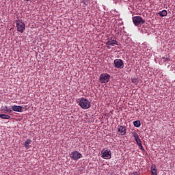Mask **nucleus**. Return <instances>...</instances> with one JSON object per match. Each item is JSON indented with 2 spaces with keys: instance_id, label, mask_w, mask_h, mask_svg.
<instances>
[{
  "instance_id": "nucleus-1",
  "label": "nucleus",
  "mask_w": 175,
  "mask_h": 175,
  "mask_svg": "<svg viewBox=\"0 0 175 175\" xmlns=\"http://www.w3.org/2000/svg\"><path fill=\"white\" fill-rule=\"evenodd\" d=\"M79 105L85 110H87V109H90L91 107V103L87 98H81L80 99Z\"/></svg>"
},
{
  "instance_id": "nucleus-2",
  "label": "nucleus",
  "mask_w": 175,
  "mask_h": 175,
  "mask_svg": "<svg viewBox=\"0 0 175 175\" xmlns=\"http://www.w3.org/2000/svg\"><path fill=\"white\" fill-rule=\"evenodd\" d=\"M133 23H134V25H135V27H137L140 25V24H144V23H146V21H144V19H143L142 16H137L133 17Z\"/></svg>"
},
{
  "instance_id": "nucleus-3",
  "label": "nucleus",
  "mask_w": 175,
  "mask_h": 175,
  "mask_svg": "<svg viewBox=\"0 0 175 175\" xmlns=\"http://www.w3.org/2000/svg\"><path fill=\"white\" fill-rule=\"evenodd\" d=\"M16 25L17 28V31L23 33L24 31H25V23H24L21 21H16Z\"/></svg>"
},
{
  "instance_id": "nucleus-4",
  "label": "nucleus",
  "mask_w": 175,
  "mask_h": 175,
  "mask_svg": "<svg viewBox=\"0 0 175 175\" xmlns=\"http://www.w3.org/2000/svg\"><path fill=\"white\" fill-rule=\"evenodd\" d=\"M70 157L74 161H79L80 158H83V154L79 152V151L75 150L70 154Z\"/></svg>"
},
{
  "instance_id": "nucleus-5",
  "label": "nucleus",
  "mask_w": 175,
  "mask_h": 175,
  "mask_svg": "<svg viewBox=\"0 0 175 175\" xmlns=\"http://www.w3.org/2000/svg\"><path fill=\"white\" fill-rule=\"evenodd\" d=\"M109 80H110V75L105 73L101 74L99 77V81L102 83H109Z\"/></svg>"
},
{
  "instance_id": "nucleus-6",
  "label": "nucleus",
  "mask_w": 175,
  "mask_h": 175,
  "mask_svg": "<svg viewBox=\"0 0 175 175\" xmlns=\"http://www.w3.org/2000/svg\"><path fill=\"white\" fill-rule=\"evenodd\" d=\"M101 157L103 158V159H111V151L103 149L101 152Z\"/></svg>"
},
{
  "instance_id": "nucleus-7",
  "label": "nucleus",
  "mask_w": 175,
  "mask_h": 175,
  "mask_svg": "<svg viewBox=\"0 0 175 175\" xmlns=\"http://www.w3.org/2000/svg\"><path fill=\"white\" fill-rule=\"evenodd\" d=\"M114 66L117 69H122L124 68V62L121 59H116L113 61Z\"/></svg>"
},
{
  "instance_id": "nucleus-8",
  "label": "nucleus",
  "mask_w": 175,
  "mask_h": 175,
  "mask_svg": "<svg viewBox=\"0 0 175 175\" xmlns=\"http://www.w3.org/2000/svg\"><path fill=\"white\" fill-rule=\"evenodd\" d=\"M118 46V42L116 40L110 39L106 42V46L107 49H110L111 46Z\"/></svg>"
},
{
  "instance_id": "nucleus-9",
  "label": "nucleus",
  "mask_w": 175,
  "mask_h": 175,
  "mask_svg": "<svg viewBox=\"0 0 175 175\" xmlns=\"http://www.w3.org/2000/svg\"><path fill=\"white\" fill-rule=\"evenodd\" d=\"M118 132H119L120 136H125L126 135V129L124 126H118Z\"/></svg>"
},
{
  "instance_id": "nucleus-10",
  "label": "nucleus",
  "mask_w": 175,
  "mask_h": 175,
  "mask_svg": "<svg viewBox=\"0 0 175 175\" xmlns=\"http://www.w3.org/2000/svg\"><path fill=\"white\" fill-rule=\"evenodd\" d=\"M12 111H17L18 113H21L23 111V107L20 105H14L11 107Z\"/></svg>"
},
{
  "instance_id": "nucleus-11",
  "label": "nucleus",
  "mask_w": 175,
  "mask_h": 175,
  "mask_svg": "<svg viewBox=\"0 0 175 175\" xmlns=\"http://www.w3.org/2000/svg\"><path fill=\"white\" fill-rule=\"evenodd\" d=\"M133 137H134L136 143L138 144V146H140L142 144V140L139 137V135L136 132L133 133Z\"/></svg>"
},
{
  "instance_id": "nucleus-12",
  "label": "nucleus",
  "mask_w": 175,
  "mask_h": 175,
  "mask_svg": "<svg viewBox=\"0 0 175 175\" xmlns=\"http://www.w3.org/2000/svg\"><path fill=\"white\" fill-rule=\"evenodd\" d=\"M158 14L160 17H166V16H167V11L166 10H163L159 12Z\"/></svg>"
},
{
  "instance_id": "nucleus-13",
  "label": "nucleus",
  "mask_w": 175,
  "mask_h": 175,
  "mask_svg": "<svg viewBox=\"0 0 175 175\" xmlns=\"http://www.w3.org/2000/svg\"><path fill=\"white\" fill-rule=\"evenodd\" d=\"M31 143H32V141L29 139H27L26 140V142H25V147L27 150L31 148V146H29V144H31Z\"/></svg>"
},
{
  "instance_id": "nucleus-14",
  "label": "nucleus",
  "mask_w": 175,
  "mask_h": 175,
  "mask_svg": "<svg viewBox=\"0 0 175 175\" xmlns=\"http://www.w3.org/2000/svg\"><path fill=\"white\" fill-rule=\"evenodd\" d=\"M0 118H2V120H10V116L6 114H0Z\"/></svg>"
},
{
  "instance_id": "nucleus-15",
  "label": "nucleus",
  "mask_w": 175,
  "mask_h": 175,
  "mask_svg": "<svg viewBox=\"0 0 175 175\" xmlns=\"http://www.w3.org/2000/svg\"><path fill=\"white\" fill-rule=\"evenodd\" d=\"M133 125L136 128H139V126L142 125V123L140 122V121L139 120H135L133 122Z\"/></svg>"
},
{
  "instance_id": "nucleus-16",
  "label": "nucleus",
  "mask_w": 175,
  "mask_h": 175,
  "mask_svg": "<svg viewBox=\"0 0 175 175\" xmlns=\"http://www.w3.org/2000/svg\"><path fill=\"white\" fill-rule=\"evenodd\" d=\"M151 173L152 175H157V170L155 168H153L152 167H151Z\"/></svg>"
},
{
  "instance_id": "nucleus-17",
  "label": "nucleus",
  "mask_w": 175,
  "mask_h": 175,
  "mask_svg": "<svg viewBox=\"0 0 175 175\" xmlns=\"http://www.w3.org/2000/svg\"><path fill=\"white\" fill-rule=\"evenodd\" d=\"M4 110H5V111L7 112V113H12V109H9L8 107H5V108H4Z\"/></svg>"
},
{
  "instance_id": "nucleus-18",
  "label": "nucleus",
  "mask_w": 175,
  "mask_h": 175,
  "mask_svg": "<svg viewBox=\"0 0 175 175\" xmlns=\"http://www.w3.org/2000/svg\"><path fill=\"white\" fill-rule=\"evenodd\" d=\"M141 151H142V152H144V151H146V150H144V148L143 147V144H141L140 145H138Z\"/></svg>"
},
{
  "instance_id": "nucleus-19",
  "label": "nucleus",
  "mask_w": 175,
  "mask_h": 175,
  "mask_svg": "<svg viewBox=\"0 0 175 175\" xmlns=\"http://www.w3.org/2000/svg\"><path fill=\"white\" fill-rule=\"evenodd\" d=\"M84 5H88V0H83Z\"/></svg>"
},
{
  "instance_id": "nucleus-20",
  "label": "nucleus",
  "mask_w": 175,
  "mask_h": 175,
  "mask_svg": "<svg viewBox=\"0 0 175 175\" xmlns=\"http://www.w3.org/2000/svg\"><path fill=\"white\" fill-rule=\"evenodd\" d=\"M129 175H139V174H137V172H135L130 174Z\"/></svg>"
},
{
  "instance_id": "nucleus-21",
  "label": "nucleus",
  "mask_w": 175,
  "mask_h": 175,
  "mask_svg": "<svg viewBox=\"0 0 175 175\" xmlns=\"http://www.w3.org/2000/svg\"><path fill=\"white\" fill-rule=\"evenodd\" d=\"M137 81V79H132V83H136Z\"/></svg>"
},
{
  "instance_id": "nucleus-22",
  "label": "nucleus",
  "mask_w": 175,
  "mask_h": 175,
  "mask_svg": "<svg viewBox=\"0 0 175 175\" xmlns=\"http://www.w3.org/2000/svg\"><path fill=\"white\" fill-rule=\"evenodd\" d=\"M26 2H28V1H29L30 0H25Z\"/></svg>"
}]
</instances>
